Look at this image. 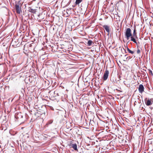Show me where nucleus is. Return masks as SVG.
<instances>
[{"mask_svg":"<svg viewBox=\"0 0 153 153\" xmlns=\"http://www.w3.org/2000/svg\"><path fill=\"white\" fill-rule=\"evenodd\" d=\"M54 94H57V91H55L54 92Z\"/></svg>","mask_w":153,"mask_h":153,"instance_id":"obj_17","label":"nucleus"},{"mask_svg":"<svg viewBox=\"0 0 153 153\" xmlns=\"http://www.w3.org/2000/svg\"><path fill=\"white\" fill-rule=\"evenodd\" d=\"M109 74V71L108 70H106L103 76V79L104 80H106L107 79Z\"/></svg>","mask_w":153,"mask_h":153,"instance_id":"obj_4","label":"nucleus"},{"mask_svg":"<svg viewBox=\"0 0 153 153\" xmlns=\"http://www.w3.org/2000/svg\"><path fill=\"white\" fill-rule=\"evenodd\" d=\"M131 38V40L132 41H133L134 42L137 44V42L135 40V38H137V37H136L135 36H131L130 37Z\"/></svg>","mask_w":153,"mask_h":153,"instance_id":"obj_8","label":"nucleus"},{"mask_svg":"<svg viewBox=\"0 0 153 153\" xmlns=\"http://www.w3.org/2000/svg\"><path fill=\"white\" fill-rule=\"evenodd\" d=\"M132 36H135L136 37H137V33L136 32V31L135 29H134V30L133 35Z\"/></svg>","mask_w":153,"mask_h":153,"instance_id":"obj_14","label":"nucleus"},{"mask_svg":"<svg viewBox=\"0 0 153 153\" xmlns=\"http://www.w3.org/2000/svg\"><path fill=\"white\" fill-rule=\"evenodd\" d=\"M94 44V42L92 40H88L87 43V45L88 46H91Z\"/></svg>","mask_w":153,"mask_h":153,"instance_id":"obj_10","label":"nucleus"},{"mask_svg":"<svg viewBox=\"0 0 153 153\" xmlns=\"http://www.w3.org/2000/svg\"><path fill=\"white\" fill-rule=\"evenodd\" d=\"M140 52V51L139 49H138L137 51V54H139Z\"/></svg>","mask_w":153,"mask_h":153,"instance_id":"obj_16","label":"nucleus"},{"mask_svg":"<svg viewBox=\"0 0 153 153\" xmlns=\"http://www.w3.org/2000/svg\"><path fill=\"white\" fill-rule=\"evenodd\" d=\"M53 122V120H51L48 121V123L46 124V125H48L49 124H50L52 123Z\"/></svg>","mask_w":153,"mask_h":153,"instance_id":"obj_15","label":"nucleus"},{"mask_svg":"<svg viewBox=\"0 0 153 153\" xmlns=\"http://www.w3.org/2000/svg\"><path fill=\"white\" fill-rule=\"evenodd\" d=\"M125 48H126L128 52L129 53H131V54H133L134 53V51H131L130 49H129L128 48V46H127V45L126 46H125Z\"/></svg>","mask_w":153,"mask_h":153,"instance_id":"obj_11","label":"nucleus"},{"mask_svg":"<svg viewBox=\"0 0 153 153\" xmlns=\"http://www.w3.org/2000/svg\"><path fill=\"white\" fill-rule=\"evenodd\" d=\"M29 11L33 13H35L36 12V11L35 10L32 9L31 8H30L29 9Z\"/></svg>","mask_w":153,"mask_h":153,"instance_id":"obj_13","label":"nucleus"},{"mask_svg":"<svg viewBox=\"0 0 153 153\" xmlns=\"http://www.w3.org/2000/svg\"><path fill=\"white\" fill-rule=\"evenodd\" d=\"M127 55H125V56H126Z\"/></svg>","mask_w":153,"mask_h":153,"instance_id":"obj_20","label":"nucleus"},{"mask_svg":"<svg viewBox=\"0 0 153 153\" xmlns=\"http://www.w3.org/2000/svg\"><path fill=\"white\" fill-rule=\"evenodd\" d=\"M15 117L16 119H22L23 118V116L21 113H19L15 114Z\"/></svg>","mask_w":153,"mask_h":153,"instance_id":"obj_5","label":"nucleus"},{"mask_svg":"<svg viewBox=\"0 0 153 153\" xmlns=\"http://www.w3.org/2000/svg\"><path fill=\"white\" fill-rule=\"evenodd\" d=\"M131 36L132 35L131 29L129 28H127L125 32V38L127 39L128 40Z\"/></svg>","mask_w":153,"mask_h":153,"instance_id":"obj_1","label":"nucleus"},{"mask_svg":"<svg viewBox=\"0 0 153 153\" xmlns=\"http://www.w3.org/2000/svg\"><path fill=\"white\" fill-rule=\"evenodd\" d=\"M82 1V0H76L75 2L76 5H79V4Z\"/></svg>","mask_w":153,"mask_h":153,"instance_id":"obj_12","label":"nucleus"},{"mask_svg":"<svg viewBox=\"0 0 153 153\" xmlns=\"http://www.w3.org/2000/svg\"><path fill=\"white\" fill-rule=\"evenodd\" d=\"M123 49H124V51H125V53H126V50H125V49H124V48H123Z\"/></svg>","mask_w":153,"mask_h":153,"instance_id":"obj_18","label":"nucleus"},{"mask_svg":"<svg viewBox=\"0 0 153 153\" xmlns=\"http://www.w3.org/2000/svg\"><path fill=\"white\" fill-rule=\"evenodd\" d=\"M71 146L73 148L74 150L76 151L77 150V146L76 144H71Z\"/></svg>","mask_w":153,"mask_h":153,"instance_id":"obj_9","label":"nucleus"},{"mask_svg":"<svg viewBox=\"0 0 153 153\" xmlns=\"http://www.w3.org/2000/svg\"><path fill=\"white\" fill-rule=\"evenodd\" d=\"M15 9L16 13L18 14H20L21 12V8L19 7V3L16 4L15 5Z\"/></svg>","mask_w":153,"mask_h":153,"instance_id":"obj_3","label":"nucleus"},{"mask_svg":"<svg viewBox=\"0 0 153 153\" xmlns=\"http://www.w3.org/2000/svg\"><path fill=\"white\" fill-rule=\"evenodd\" d=\"M102 27L105 28L106 31L108 33V35H109L110 32L109 26L107 25H104Z\"/></svg>","mask_w":153,"mask_h":153,"instance_id":"obj_7","label":"nucleus"},{"mask_svg":"<svg viewBox=\"0 0 153 153\" xmlns=\"http://www.w3.org/2000/svg\"><path fill=\"white\" fill-rule=\"evenodd\" d=\"M146 104L147 106H149L152 105L153 102V99H147L146 98L145 99Z\"/></svg>","mask_w":153,"mask_h":153,"instance_id":"obj_2","label":"nucleus"},{"mask_svg":"<svg viewBox=\"0 0 153 153\" xmlns=\"http://www.w3.org/2000/svg\"><path fill=\"white\" fill-rule=\"evenodd\" d=\"M144 88L142 84H140L139 85L138 91L140 93H142L144 91Z\"/></svg>","mask_w":153,"mask_h":153,"instance_id":"obj_6","label":"nucleus"},{"mask_svg":"<svg viewBox=\"0 0 153 153\" xmlns=\"http://www.w3.org/2000/svg\"><path fill=\"white\" fill-rule=\"evenodd\" d=\"M56 94L57 95V96H59V95L58 93H57Z\"/></svg>","mask_w":153,"mask_h":153,"instance_id":"obj_19","label":"nucleus"}]
</instances>
